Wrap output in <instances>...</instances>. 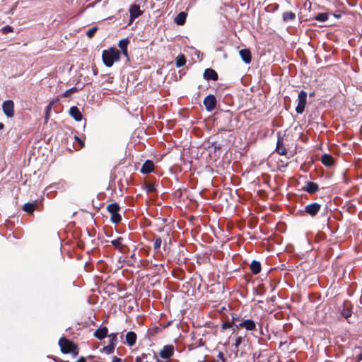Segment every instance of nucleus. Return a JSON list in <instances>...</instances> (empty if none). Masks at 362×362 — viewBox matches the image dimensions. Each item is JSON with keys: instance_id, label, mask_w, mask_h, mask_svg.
<instances>
[{"instance_id": "obj_1", "label": "nucleus", "mask_w": 362, "mask_h": 362, "mask_svg": "<svg viewBox=\"0 0 362 362\" xmlns=\"http://www.w3.org/2000/svg\"><path fill=\"white\" fill-rule=\"evenodd\" d=\"M120 55L121 53L118 49L115 47H110L103 51L102 59L107 67H111L114 62L120 60Z\"/></svg>"}, {"instance_id": "obj_2", "label": "nucleus", "mask_w": 362, "mask_h": 362, "mask_svg": "<svg viewBox=\"0 0 362 362\" xmlns=\"http://www.w3.org/2000/svg\"><path fill=\"white\" fill-rule=\"evenodd\" d=\"M59 346H60L61 351L64 354H71L74 357L78 355V346L72 341L66 339L64 337L59 339Z\"/></svg>"}, {"instance_id": "obj_3", "label": "nucleus", "mask_w": 362, "mask_h": 362, "mask_svg": "<svg viewBox=\"0 0 362 362\" xmlns=\"http://www.w3.org/2000/svg\"><path fill=\"white\" fill-rule=\"evenodd\" d=\"M160 231L165 232V233L161 236L154 235L153 236V250L158 252L160 251V248L161 244L163 243V247L165 248V245L168 243H171V238L170 235V231L168 230H165L163 228Z\"/></svg>"}, {"instance_id": "obj_4", "label": "nucleus", "mask_w": 362, "mask_h": 362, "mask_svg": "<svg viewBox=\"0 0 362 362\" xmlns=\"http://www.w3.org/2000/svg\"><path fill=\"white\" fill-rule=\"evenodd\" d=\"M107 210L110 214V220L113 223L117 224L121 222L122 217L119 214L120 206L117 203H111L107 206Z\"/></svg>"}, {"instance_id": "obj_5", "label": "nucleus", "mask_w": 362, "mask_h": 362, "mask_svg": "<svg viewBox=\"0 0 362 362\" xmlns=\"http://www.w3.org/2000/svg\"><path fill=\"white\" fill-rule=\"evenodd\" d=\"M117 335H118L117 333H111V334H108V336H107L109 337L108 344L107 346H104L100 350V351L105 354H107V355L113 354L115 351V347L117 344Z\"/></svg>"}, {"instance_id": "obj_6", "label": "nucleus", "mask_w": 362, "mask_h": 362, "mask_svg": "<svg viewBox=\"0 0 362 362\" xmlns=\"http://www.w3.org/2000/svg\"><path fill=\"white\" fill-rule=\"evenodd\" d=\"M175 346L173 344H167L159 351V356L164 360L169 361L174 356Z\"/></svg>"}, {"instance_id": "obj_7", "label": "nucleus", "mask_w": 362, "mask_h": 362, "mask_svg": "<svg viewBox=\"0 0 362 362\" xmlns=\"http://www.w3.org/2000/svg\"><path fill=\"white\" fill-rule=\"evenodd\" d=\"M110 243L114 248L121 253L125 254L129 250V247L124 243V238L122 237H118L116 239L111 240Z\"/></svg>"}, {"instance_id": "obj_8", "label": "nucleus", "mask_w": 362, "mask_h": 362, "mask_svg": "<svg viewBox=\"0 0 362 362\" xmlns=\"http://www.w3.org/2000/svg\"><path fill=\"white\" fill-rule=\"evenodd\" d=\"M307 102V93L304 90L300 91L298 97V105L296 107V111L298 114L304 112L305 107Z\"/></svg>"}, {"instance_id": "obj_9", "label": "nucleus", "mask_w": 362, "mask_h": 362, "mask_svg": "<svg viewBox=\"0 0 362 362\" xmlns=\"http://www.w3.org/2000/svg\"><path fill=\"white\" fill-rule=\"evenodd\" d=\"M129 25H131L136 18L143 14V11L141 10L139 5L132 4L129 7Z\"/></svg>"}, {"instance_id": "obj_10", "label": "nucleus", "mask_w": 362, "mask_h": 362, "mask_svg": "<svg viewBox=\"0 0 362 362\" xmlns=\"http://www.w3.org/2000/svg\"><path fill=\"white\" fill-rule=\"evenodd\" d=\"M2 109L7 117L11 118L14 116V103L8 100L3 103Z\"/></svg>"}, {"instance_id": "obj_11", "label": "nucleus", "mask_w": 362, "mask_h": 362, "mask_svg": "<svg viewBox=\"0 0 362 362\" xmlns=\"http://www.w3.org/2000/svg\"><path fill=\"white\" fill-rule=\"evenodd\" d=\"M278 139L275 151L281 156H286L287 154V148L286 144L284 142V138L281 136V134H277Z\"/></svg>"}, {"instance_id": "obj_12", "label": "nucleus", "mask_w": 362, "mask_h": 362, "mask_svg": "<svg viewBox=\"0 0 362 362\" xmlns=\"http://www.w3.org/2000/svg\"><path fill=\"white\" fill-rule=\"evenodd\" d=\"M216 98L214 95H207L203 101L205 108L207 111L211 112L216 108Z\"/></svg>"}, {"instance_id": "obj_13", "label": "nucleus", "mask_w": 362, "mask_h": 362, "mask_svg": "<svg viewBox=\"0 0 362 362\" xmlns=\"http://www.w3.org/2000/svg\"><path fill=\"white\" fill-rule=\"evenodd\" d=\"M321 209V204L314 202L305 206L304 212L310 216H315Z\"/></svg>"}, {"instance_id": "obj_14", "label": "nucleus", "mask_w": 362, "mask_h": 362, "mask_svg": "<svg viewBox=\"0 0 362 362\" xmlns=\"http://www.w3.org/2000/svg\"><path fill=\"white\" fill-rule=\"evenodd\" d=\"M341 315L348 319L352 314V305L349 300H344L341 310Z\"/></svg>"}, {"instance_id": "obj_15", "label": "nucleus", "mask_w": 362, "mask_h": 362, "mask_svg": "<svg viewBox=\"0 0 362 362\" xmlns=\"http://www.w3.org/2000/svg\"><path fill=\"white\" fill-rule=\"evenodd\" d=\"M203 77L204 79L207 81L212 80L216 81L218 79V75L217 72L214 69L211 68L205 69L203 74Z\"/></svg>"}, {"instance_id": "obj_16", "label": "nucleus", "mask_w": 362, "mask_h": 362, "mask_svg": "<svg viewBox=\"0 0 362 362\" xmlns=\"http://www.w3.org/2000/svg\"><path fill=\"white\" fill-rule=\"evenodd\" d=\"M303 190L307 192L308 194H313L319 190V186L316 182L308 181L305 185L303 187Z\"/></svg>"}, {"instance_id": "obj_17", "label": "nucleus", "mask_w": 362, "mask_h": 362, "mask_svg": "<svg viewBox=\"0 0 362 362\" xmlns=\"http://www.w3.org/2000/svg\"><path fill=\"white\" fill-rule=\"evenodd\" d=\"M93 336L99 339L102 340L108 336V329L107 327H100L97 329L93 333Z\"/></svg>"}, {"instance_id": "obj_18", "label": "nucleus", "mask_w": 362, "mask_h": 362, "mask_svg": "<svg viewBox=\"0 0 362 362\" xmlns=\"http://www.w3.org/2000/svg\"><path fill=\"white\" fill-rule=\"evenodd\" d=\"M153 169H154L153 162L151 160H147L142 165L140 171L143 174H148V173L153 172Z\"/></svg>"}, {"instance_id": "obj_19", "label": "nucleus", "mask_w": 362, "mask_h": 362, "mask_svg": "<svg viewBox=\"0 0 362 362\" xmlns=\"http://www.w3.org/2000/svg\"><path fill=\"white\" fill-rule=\"evenodd\" d=\"M137 339V335L134 332H128L125 335L126 344L129 346H133L135 345Z\"/></svg>"}, {"instance_id": "obj_20", "label": "nucleus", "mask_w": 362, "mask_h": 362, "mask_svg": "<svg viewBox=\"0 0 362 362\" xmlns=\"http://www.w3.org/2000/svg\"><path fill=\"white\" fill-rule=\"evenodd\" d=\"M69 115L77 122L82 120L83 115L76 106H72L69 109Z\"/></svg>"}, {"instance_id": "obj_21", "label": "nucleus", "mask_w": 362, "mask_h": 362, "mask_svg": "<svg viewBox=\"0 0 362 362\" xmlns=\"http://www.w3.org/2000/svg\"><path fill=\"white\" fill-rule=\"evenodd\" d=\"M222 117L228 122L224 127L221 128L223 131H230L232 129L231 121H232V113L230 112H226L223 114Z\"/></svg>"}, {"instance_id": "obj_22", "label": "nucleus", "mask_w": 362, "mask_h": 362, "mask_svg": "<svg viewBox=\"0 0 362 362\" xmlns=\"http://www.w3.org/2000/svg\"><path fill=\"white\" fill-rule=\"evenodd\" d=\"M239 54L241 57L242 60L246 63L250 64L252 60L251 52L248 49H243L240 50Z\"/></svg>"}, {"instance_id": "obj_23", "label": "nucleus", "mask_w": 362, "mask_h": 362, "mask_svg": "<svg viewBox=\"0 0 362 362\" xmlns=\"http://www.w3.org/2000/svg\"><path fill=\"white\" fill-rule=\"evenodd\" d=\"M320 160L322 163L326 167H330L334 165V158L327 153L322 156Z\"/></svg>"}, {"instance_id": "obj_24", "label": "nucleus", "mask_w": 362, "mask_h": 362, "mask_svg": "<svg viewBox=\"0 0 362 362\" xmlns=\"http://www.w3.org/2000/svg\"><path fill=\"white\" fill-rule=\"evenodd\" d=\"M37 206L38 205L36 202H28L23 205V210L28 214H33Z\"/></svg>"}, {"instance_id": "obj_25", "label": "nucleus", "mask_w": 362, "mask_h": 362, "mask_svg": "<svg viewBox=\"0 0 362 362\" xmlns=\"http://www.w3.org/2000/svg\"><path fill=\"white\" fill-rule=\"evenodd\" d=\"M243 328H245L247 331H255L256 329V323L254 320L250 319L243 320Z\"/></svg>"}, {"instance_id": "obj_26", "label": "nucleus", "mask_w": 362, "mask_h": 362, "mask_svg": "<svg viewBox=\"0 0 362 362\" xmlns=\"http://www.w3.org/2000/svg\"><path fill=\"white\" fill-rule=\"evenodd\" d=\"M250 269L252 274H258L260 273L262 269L260 262L256 260H252L250 264Z\"/></svg>"}, {"instance_id": "obj_27", "label": "nucleus", "mask_w": 362, "mask_h": 362, "mask_svg": "<svg viewBox=\"0 0 362 362\" xmlns=\"http://www.w3.org/2000/svg\"><path fill=\"white\" fill-rule=\"evenodd\" d=\"M187 13L182 11L179 13L175 18V22L177 25H183L185 23Z\"/></svg>"}, {"instance_id": "obj_28", "label": "nucleus", "mask_w": 362, "mask_h": 362, "mask_svg": "<svg viewBox=\"0 0 362 362\" xmlns=\"http://www.w3.org/2000/svg\"><path fill=\"white\" fill-rule=\"evenodd\" d=\"M282 18L284 22L293 21L296 19V13L292 11H286L282 14Z\"/></svg>"}, {"instance_id": "obj_29", "label": "nucleus", "mask_w": 362, "mask_h": 362, "mask_svg": "<svg viewBox=\"0 0 362 362\" xmlns=\"http://www.w3.org/2000/svg\"><path fill=\"white\" fill-rule=\"evenodd\" d=\"M186 64V58L184 54H179L175 59V65L177 68L183 66Z\"/></svg>"}, {"instance_id": "obj_30", "label": "nucleus", "mask_w": 362, "mask_h": 362, "mask_svg": "<svg viewBox=\"0 0 362 362\" xmlns=\"http://www.w3.org/2000/svg\"><path fill=\"white\" fill-rule=\"evenodd\" d=\"M329 18V14L327 13H320L315 16V19L320 22H325Z\"/></svg>"}, {"instance_id": "obj_31", "label": "nucleus", "mask_w": 362, "mask_h": 362, "mask_svg": "<svg viewBox=\"0 0 362 362\" xmlns=\"http://www.w3.org/2000/svg\"><path fill=\"white\" fill-rule=\"evenodd\" d=\"M130 41L128 38H124L119 41L118 46L122 50L127 49L128 45Z\"/></svg>"}, {"instance_id": "obj_32", "label": "nucleus", "mask_w": 362, "mask_h": 362, "mask_svg": "<svg viewBox=\"0 0 362 362\" xmlns=\"http://www.w3.org/2000/svg\"><path fill=\"white\" fill-rule=\"evenodd\" d=\"M98 30V26H93L90 29L88 30L87 32H86L87 37L88 38H90V39L93 37V36L95 35V34L96 33Z\"/></svg>"}, {"instance_id": "obj_33", "label": "nucleus", "mask_w": 362, "mask_h": 362, "mask_svg": "<svg viewBox=\"0 0 362 362\" xmlns=\"http://www.w3.org/2000/svg\"><path fill=\"white\" fill-rule=\"evenodd\" d=\"M156 185L153 183H148L145 186V189L148 193L154 192L156 191Z\"/></svg>"}, {"instance_id": "obj_34", "label": "nucleus", "mask_w": 362, "mask_h": 362, "mask_svg": "<svg viewBox=\"0 0 362 362\" xmlns=\"http://www.w3.org/2000/svg\"><path fill=\"white\" fill-rule=\"evenodd\" d=\"M243 320V319L241 318V316L236 313H232L231 315V322L232 324L239 322L240 321Z\"/></svg>"}, {"instance_id": "obj_35", "label": "nucleus", "mask_w": 362, "mask_h": 362, "mask_svg": "<svg viewBox=\"0 0 362 362\" xmlns=\"http://www.w3.org/2000/svg\"><path fill=\"white\" fill-rule=\"evenodd\" d=\"M78 91V89L76 87H73L71 88H69L68 90H66L64 93V96L66 97V98H69L71 95L72 93H76Z\"/></svg>"}, {"instance_id": "obj_36", "label": "nucleus", "mask_w": 362, "mask_h": 362, "mask_svg": "<svg viewBox=\"0 0 362 362\" xmlns=\"http://www.w3.org/2000/svg\"><path fill=\"white\" fill-rule=\"evenodd\" d=\"M233 327V324L230 321H225L222 323L221 325V329L222 330H226L227 329H230V328H232Z\"/></svg>"}, {"instance_id": "obj_37", "label": "nucleus", "mask_w": 362, "mask_h": 362, "mask_svg": "<svg viewBox=\"0 0 362 362\" xmlns=\"http://www.w3.org/2000/svg\"><path fill=\"white\" fill-rule=\"evenodd\" d=\"M4 33H12L13 31V28L10 25H6L2 28Z\"/></svg>"}, {"instance_id": "obj_38", "label": "nucleus", "mask_w": 362, "mask_h": 362, "mask_svg": "<svg viewBox=\"0 0 362 362\" xmlns=\"http://www.w3.org/2000/svg\"><path fill=\"white\" fill-rule=\"evenodd\" d=\"M51 110H52L50 109V107H46L45 115V122H47L48 119H49Z\"/></svg>"}, {"instance_id": "obj_39", "label": "nucleus", "mask_w": 362, "mask_h": 362, "mask_svg": "<svg viewBox=\"0 0 362 362\" xmlns=\"http://www.w3.org/2000/svg\"><path fill=\"white\" fill-rule=\"evenodd\" d=\"M268 8L272 11H277L279 8V4H272L268 6Z\"/></svg>"}, {"instance_id": "obj_40", "label": "nucleus", "mask_w": 362, "mask_h": 362, "mask_svg": "<svg viewBox=\"0 0 362 362\" xmlns=\"http://www.w3.org/2000/svg\"><path fill=\"white\" fill-rule=\"evenodd\" d=\"M242 341H243L242 337H238L235 339V342L234 344V346H235L236 349H238L239 347V346L241 344Z\"/></svg>"}, {"instance_id": "obj_41", "label": "nucleus", "mask_w": 362, "mask_h": 362, "mask_svg": "<svg viewBox=\"0 0 362 362\" xmlns=\"http://www.w3.org/2000/svg\"><path fill=\"white\" fill-rule=\"evenodd\" d=\"M243 321H240L239 322H236L233 324V327H235L237 329L243 328Z\"/></svg>"}, {"instance_id": "obj_42", "label": "nucleus", "mask_w": 362, "mask_h": 362, "mask_svg": "<svg viewBox=\"0 0 362 362\" xmlns=\"http://www.w3.org/2000/svg\"><path fill=\"white\" fill-rule=\"evenodd\" d=\"M112 362H122V360L117 356H113L112 358Z\"/></svg>"}, {"instance_id": "obj_43", "label": "nucleus", "mask_w": 362, "mask_h": 362, "mask_svg": "<svg viewBox=\"0 0 362 362\" xmlns=\"http://www.w3.org/2000/svg\"><path fill=\"white\" fill-rule=\"evenodd\" d=\"M75 362H86V358L84 356H80L78 359Z\"/></svg>"}, {"instance_id": "obj_44", "label": "nucleus", "mask_w": 362, "mask_h": 362, "mask_svg": "<svg viewBox=\"0 0 362 362\" xmlns=\"http://www.w3.org/2000/svg\"><path fill=\"white\" fill-rule=\"evenodd\" d=\"M122 53L127 57V59L129 60V54L127 49H124L121 51Z\"/></svg>"}, {"instance_id": "obj_45", "label": "nucleus", "mask_w": 362, "mask_h": 362, "mask_svg": "<svg viewBox=\"0 0 362 362\" xmlns=\"http://www.w3.org/2000/svg\"><path fill=\"white\" fill-rule=\"evenodd\" d=\"M218 357L223 361L224 362L225 361V358H224V355L222 352H219L218 353Z\"/></svg>"}, {"instance_id": "obj_46", "label": "nucleus", "mask_w": 362, "mask_h": 362, "mask_svg": "<svg viewBox=\"0 0 362 362\" xmlns=\"http://www.w3.org/2000/svg\"><path fill=\"white\" fill-rule=\"evenodd\" d=\"M76 140H77L81 144V147L84 146V143L79 139L78 136H75Z\"/></svg>"}, {"instance_id": "obj_47", "label": "nucleus", "mask_w": 362, "mask_h": 362, "mask_svg": "<svg viewBox=\"0 0 362 362\" xmlns=\"http://www.w3.org/2000/svg\"><path fill=\"white\" fill-rule=\"evenodd\" d=\"M76 140H77L81 144V147L84 146V143L79 139L78 136H75Z\"/></svg>"}, {"instance_id": "obj_48", "label": "nucleus", "mask_w": 362, "mask_h": 362, "mask_svg": "<svg viewBox=\"0 0 362 362\" xmlns=\"http://www.w3.org/2000/svg\"><path fill=\"white\" fill-rule=\"evenodd\" d=\"M143 359L140 357V356H137L135 358V362H142Z\"/></svg>"}, {"instance_id": "obj_49", "label": "nucleus", "mask_w": 362, "mask_h": 362, "mask_svg": "<svg viewBox=\"0 0 362 362\" xmlns=\"http://www.w3.org/2000/svg\"><path fill=\"white\" fill-rule=\"evenodd\" d=\"M54 103H55V101H54V100L51 101V102L48 104V105L47 106V107H50V109L52 110V106L54 105Z\"/></svg>"}, {"instance_id": "obj_50", "label": "nucleus", "mask_w": 362, "mask_h": 362, "mask_svg": "<svg viewBox=\"0 0 362 362\" xmlns=\"http://www.w3.org/2000/svg\"><path fill=\"white\" fill-rule=\"evenodd\" d=\"M54 361H56V362H69V361H62V360H61L59 358H54Z\"/></svg>"}, {"instance_id": "obj_51", "label": "nucleus", "mask_w": 362, "mask_h": 362, "mask_svg": "<svg viewBox=\"0 0 362 362\" xmlns=\"http://www.w3.org/2000/svg\"><path fill=\"white\" fill-rule=\"evenodd\" d=\"M140 357L144 360V358H146L148 354H145V353H143L141 354V355H139Z\"/></svg>"}, {"instance_id": "obj_52", "label": "nucleus", "mask_w": 362, "mask_h": 362, "mask_svg": "<svg viewBox=\"0 0 362 362\" xmlns=\"http://www.w3.org/2000/svg\"><path fill=\"white\" fill-rule=\"evenodd\" d=\"M357 360L358 361L362 360V352L357 356Z\"/></svg>"}, {"instance_id": "obj_53", "label": "nucleus", "mask_w": 362, "mask_h": 362, "mask_svg": "<svg viewBox=\"0 0 362 362\" xmlns=\"http://www.w3.org/2000/svg\"><path fill=\"white\" fill-rule=\"evenodd\" d=\"M94 357H95V356H93V355H88V356L86 357V358H88V359H93V358H94Z\"/></svg>"}, {"instance_id": "obj_54", "label": "nucleus", "mask_w": 362, "mask_h": 362, "mask_svg": "<svg viewBox=\"0 0 362 362\" xmlns=\"http://www.w3.org/2000/svg\"><path fill=\"white\" fill-rule=\"evenodd\" d=\"M309 95H310V97H313L315 95V93L314 92L313 93H310L309 94Z\"/></svg>"}, {"instance_id": "obj_55", "label": "nucleus", "mask_w": 362, "mask_h": 362, "mask_svg": "<svg viewBox=\"0 0 362 362\" xmlns=\"http://www.w3.org/2000/svg\"><path fill=\"white\" fill-rule=\"evenodd\" d=\"M156 362H165V361H160L159 359H157Z\"/></svg>"}, {"instance_id": "obj_56", "label": "nucleus", "mask_w": 362, "mask_h": 362, "mask_svg": "<svg viewBox=\"0 0 362 362\" xmlns=\"http://www.w3.org/2000/svg\"><path fill=\"white\" fill-rule=\"evenodd\" d=\"M335 17L339 18L340 15H334Z\"/></svg>"}]
</instances>
